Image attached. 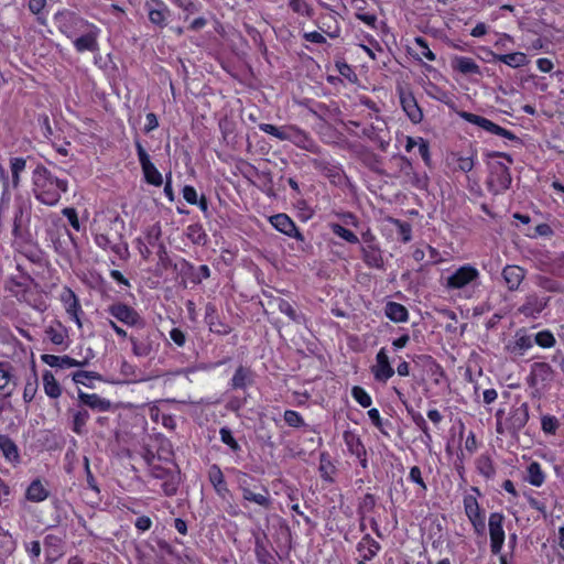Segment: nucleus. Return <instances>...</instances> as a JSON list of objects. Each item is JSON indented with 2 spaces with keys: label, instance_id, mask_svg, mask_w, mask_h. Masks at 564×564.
<instances>
[{
  "label": "nucleus",
  "instance_id": "1",
  "mask_svg": "<svg viewBox=\"0 0 564 564\" xmlns=\"http://www.w3.org/2000/svg\"><path fill=\"white\" fill-rule=\"evenodd\" d=\"M33 193L37 200L53 206L68 189L67 180L56 177L43 165H37L32 175Z\"/></svg>",
  "mask_w": 564,
  "mask_h": 564
},
{
  "label": "nucleus",
  "instance_id": "2",
  "mask_svg": "<svg viewBox=\"0 0 564 564\" xmlns=\"http://www.w3.org/2000/svg\"><path fill=\"white\" fill-rule=\"evenodd\" d=\"M259 129L281 141H291L293 144L304 150L311 151L314 148V141L310 135L295 126L279 128L270 123H261L259 124Z\"/></svg>",
  "mask_w": 564,
  "mask_h": 564
},
{
  "label": "nucleus",
  "instance_id": "3",
  "mask_svg": "<svg viewBox=\"0 0 564 564\" xmlns=\"http://www.w3.org/2000/svg\"><path fill=\"white\" fill-rule=\"evenodd\" d=\"M252 478L246 473H239L238 488L242 494V499L248 502H253L264 509L271 507L270 492L267 487L260 486V491L257 492L253 489L257 486L251 485Z\"/></svg>",
  "mask_w": 564,
  "mask_h": 564
},
{
  "label": "nucleus",
  "instance_id": "4",
  "mask_svg": "<svg viewBox=\"0 0 564 564\" xmlns=\"http://www.w3.org/2000/svg\"><path fill=\"white\" fill-rule=\"evenodd\" d=\"M511 182L512 177L508 165L499 161L489 163L487 186L490 193L498 195L506 192Z\"/></svg>",
  "mask_w": 564,
  "mask_h": 564
},
{
  "label": "nucleus",
  "instance_id": "5",
  "mask_svg": "<svg viewBox=\"0 0 564 564\" xmlns=\"http://www.w3.org/2000/svg\"><path fill=\"white\" fill-rule=\"evenodd\" d=\"M459 117L471 124L480 127L481 129L486 130L489 133L497 134V135L503 137V138H506L508 140H512V141L519 140V138L514 133L496 124L495 122L490 121L489 119H487L485 117H481V116H478V115H475L471 112H467V111L459 112Z\"/></svg>",
  "mask_w": 564,
  "mask_h": 564
},
{
  "label": "nucleus",
  "instance_id": "6",
  "mask_svg": "<svg viewBox=\"0 0 564 564\" xmlns=\"http://www.w3.org/2000/svg\"><path fill=\"white\" fill-rule=\"evenodd\" d=\"M503 520L505 516L500 512H494L489 517L490 550L495 555L500 554L505 543Z\"/></svg>",
  "mask_w": 564,
  "mask_h": 564
},
{
  "label": "nucleus",
  "instance_id": "7",
  "mask_svg": "<svg viewBox=\"0 0 564 564\" xmlns=\"http://www.w3.org/2000/svg\"><path fill=\"white\" fill-rule=\"evenodd\" d=\"M478 278L479 271L470 264H465L447 276L445 286L449 290L463 289L476 281Z\"/></svg>",
  "mask_w": 564,
  "mask_h": 564
},
{
  "label": "nucleus",
  "instance_id": "8",
  "mask_svg": "<svg viewBox=\"0 0 564 564\" xmlns=\"http://www.w3.org/2000/svg\"><path fill=\"white\" fill-rule=\"evenodd\" d=\"M135 148H137L138 159L141 164L142 172H143L147 183L154 185V186H161L163 183L162 174L154 166V164L150 161L149 154L142 147L141 142L138 140L135 141Z\"/></svg>",
  "mask_w": 564,
  "mask_h": 564
},
{
  "label": "nucleus",
  "instance_id": "9",
  "mask_svg": "<svg viewBox=\"0 0 564 564\" xmlns=\"http://www.w3.org/2000/svg\"><path fill=\"white\" fill-rule=\"evenodd\" d=\"M529 421V405L521 403L513 406L507 417V431L512 437H517L519 432L527 425Z\"/></svg>",
  "mask_w": 564,
  "mask_h": 564
},
{
  "label": "nucleus",
  "instance_id": "10",
  "mask_svg": "<svg viewBox=\"0 0 564 564\" xmlns=\"http://www.w3.org/2000/svg\"><path fill=\"white\" fill-rule=\"evenodd\" d=\"M66 22L63 25V32L67 34L69 39H76L86 32H90V29H97V26L76 14H67Z\"/></svg>",
  "mask_w": 564,
  "mask_h": 564
},
{
  "label": "nucleus",
  "instance_id": "11",
  "mask_svg": "<svg viewBox=\"0 0 564 564\" xmlns=\"http://www.w3.org/2000/svg\"><path fill=\"white\" fill-rule=\"evenodd\" d=\"M371 372L377 381L387 382L393 375L386 348H381L376 356V365L371 367Z\"/></svg>",
  "mask_w": 564,
  "mask_h": 564
},
{
  "label": "nucleus",
  "instance_id": "12",
  "mask_svg": "<svg viewBox=\"0 0 564 564\" xmlns=\"http://www.w3.org/2000/svg\"><path fill=\"white\" fill-rule=\"evenodd\" d=\"M400 102H401L402 109L406 113L408 118L413 123H420L422 121L423 112H422L421 108L419 107L416 99L414 98V96L411 91L401 89L400 90Z\"/></svg>",
  "mask_w": 564,
  "mask_h": 564
},
{
  "label": "nucleus",
  "instance_id": "13",
  "mask_svg": "<svg viewBox=\"0 0 564 564\" xmlns=\"http://www.w3.org/2000/svg\"><path fill=\"white\" fill-rule=\"evenodd\" d=\"M271 225L289 237L303 241V235L297 230L293 220L286 214H276L270 217Z\"/></svg>",
  "mask_w": 564,
  "mask_h": 564
},
{
  "label": "nucleus",
  "instance_id": "14",
  "mask_svg": "<svg viewBox=\"0 0 564 564\" xmlns=\"http://www.w3.org/2000/svg\"><path fill=\"white\" fill-rule=\"evenodd\" d=\"M465 512L471 524L477 532L485 530V519L481 513L480 507L473 496H467L464 499Z\"/></svg>",
  "mask_w": 564,
  "mask_h": 564
},
{
  "label": "nucleus",
  "instance_id": "15",
  "mask_svg": "<svg viewBox=\"0 0 564 564\" xmlns=\"http://www.w3.org/2000/svg\"><path fill=\"white\" fill-rule=\"evenodd\" d=\"M108 312L118 321L127 325H138L141 321L134 308L123 303H116L109 306Z\"/></svg>",
  "mask_w": 564,
  "mask_h": 564
},
{
  "label": "nucleus",
  "instance_id": "16",
  "mask_svg": "<svg viewBox=\"0 0 564 564\" xmlns=\"http://www.w3.org/2000/svg\"><path fill=\"white\" fill-rule=\"evenodd\" d=\"M345 444L351 455H355L362 468L367 467V452L360 437L352 432L344 433Z\"/></svg>",
  "mask_w": 564,
  "mask_h": 564
},
{
  "label": "nucleus",
  "instance_id": "17",
  "mask_svg": "<svg viewBox=\"0 0 564 564\" xmlns=\"http://www.w3.org/2000/svg\"><path fill=\"white\" fill-rule=\"evenodd\" d=\"M532 345L531 337L527 335L523 329H519L514 335V339L506 345V350L516 357H520L523 356Z\"/></svg>",
  "mask_w": 564,
  "mask_h": 564
},
{
  "label": "nucleus",
  "instance_id": "18",
  "mask_svg": "<svg viewBox=\"0 0 564 564\" xmlns=\"http://www.w3.org/2000/svg\"><path fill=\"white\" fill-rule=\"evenodd\" d=\"M61 300L65 305L67 314L70 315V317L80 328L83 326L82 321L79 318V313H82V306L76 294L70 289H65L61 295Z\"/></svg>",
  "mask_w": 564,
  "mask_h": 564
},
{
  "label": "nucleus",
  "instance_id": "19",
  "mask_svg": "<svg viewBox=\"0 0 564 564\" xmlns=\"http://www.w3.org/2000/svg\"><path fill=\"white\" fill-rule=\"evenodd\" d=\"M100 30L97 29H90V32H86V34H82L80 36H77L73 44L77 52L83 53L86 51L89 52H96L98 50V35Z\"/></svg>",
  "mask_w": 564,
  "mask_h": 564
},
{
  "label": "nucleus",
  "instance_id": "20",
  "mask_svg": "<svg viewBox=\"0 0 564 564\" xmlns=\"http://www.w3.org/2000/svg\"><path fill=\"white\" fill-rule=\"evenodd\" d=\"M41 359L44 364L48 365L50 367L58 368L85 367L88 365V359L79 361L69 356H55L44 354L41 356Z\"/></svg>",
  "mask_w": 564,
  "mask_h": 564
},
{
  "label": "nucleus",
  "instance_id": "21",
  "mask_svg": "<svg viewBox=\"0 0 564 564\" xmlns=\"http://www.w3.org/2000/svg\"><path fill=\"white\" fill-rule=\"evenodd\" d=\"M254 381L253 372L250 368L239 366L230 381V386L232 389H246L249 386H252Z\"/></svg>",
  "mask_w": 564,
  "mask_h": 564
},
{
  "label": "nucleus",
  "instance_id": "22",
  "mask_svg": "<svg viewBox=\"0 0 564 564\" xmlns=\"http://www.w3.org/2000/svg\"><path fill=\"white\" fill-rule=\"evenodd\" d=\"M130 343L132 345V352L137 357H148L152 352V341L150 337L143 333L137 336H130Z\"/></svg>",
  "mask_w": 564,
  "mask_h": 564
},
{
  "label": "nucleus",
  "instance_id": "23",
  "mask_svg": "<svg viewBox=\"0 0 564 564\" xmlns=\"http://www.w3.org/2000/svg\"><path fill=\"white\" fill-rule=\"evenodd\" d=\"M502 276L508 289L514 291L524 279V270L518 265H507L502 270Z\"/></svg>",
  "mask_w": 564,
  "mask_h": 564
},
{
  "label": "nucleus",
  "instance_id": "24",
  "mask_svg": "<svg viewBox=\"0 0 564 564\" xmlns=\"http://www.w3.org/2000/svg\"><path fill=\"white\" fill-rule=\"evenodd\" d=\"M208 479L218 496L224 498L229 492L224 474L218 465L214 464L209 467Z\"/></svg>",
  "mask_w": 564,
  "mask_h": 564
},
{
  "label": "nucleus",
  "instance_id": "25",
  "mask_svg": "<svg viewBox=\"0 0 564 564\" xmlns=\"http://www.w3.org/2000/svg\"><path fill=\"white\" fill-rule=\"evenodd\" d=\"M455 70L464 75H480V67L470 57L455 56L452 61Z\"/></svg>",
  "mask_w": 564,
  "mask_h": 564
},
{
  "label": "nucleus",
  "instance_id": "26",
  "mask_svg": "<svg viewBox=\"0 0 564 564\" xmlns=\"http://www.w3.org/2000/svg\"><path fill=\"white\" fill-rule=\"evenodd\" d=\"M545 306L546 301L544 299L531 295L528 296L525 303L519 307V312L524 316L535 317Z\"/></svg>",
  "mask_w": 564,
  "mask_h": 564
},
{
  "label": "nucleus",
  "instance_id": "27",
  "mask_svg": "<svg viewBox=\"0 0 564 564\" xmlns=\"http://www.w3.org/2000/svg\"><path fill=\"white\" fill-rule=\"evenodd\" d=\"M78 398L82 403L89 406L93 410L108 411L111 406L109 400L100 398L98 394H88L83 391L78 392Z\"/></svg>",
  "mask_w": 564,
  "mask_h": 564
},
{
  "label": "nucleus",
  "instance_id": "28",
  "mask_svg": "<svg viewBox=\"0 0 564 564\" xmlns=\"http://www.w3.org/2000/svg\"><path fill=\"white\" fill-rule=\"evenodd\" d=\"M491 54L495 61L502 62L512 68H518L528 64L527 55L522 52L509 54H496L491 52Z\"/></svg>",
  "mask_w": 564,
  "mask_h": 564
},
{
  "label": "nucleus",
  "instance_id": "29",
  "mask_svg": "<svg viewBox=\"0 0 564 564\" xmlns=\"http://www.w3.org/2000/svg\"><path fill=\"white\" fill-rule=\"evenodd\" d=\"M0 449L9 462L19 463L20 454L15 443L4 434H0Z\"/></svg>",
  "mask_w": 564,
  "mask_h": 564
},
{
  "label": "nucleus",
  "instance_id": "30",
  "mask_svg": "<svg viewBox=\"0 0 564 564\" xmlns=\"http://www.w3.org/2000/svg\"><path fill=\"white\" fill-rule=\"evenodd\" d=\"M384 313L389 319L395 323L405 322L409 317L406 307L397 302H388L384 308Z\"/></svg>",
  "mask_w": 564,
  "mask_h": 564
},
{
  "label": "nucleus",
  "instance_id": "31",
  "mask_svg": "<svg viewBox=\"0 0 564 564\" xmlns=\"http://www.w3.org/2000/svg\"><path fill=\"white\" fill-rule=\"evenodd\" d=\"M553 370L546 362H535L532 365L531 380L532 384L545 382L552 379Z\"/></svg>",
  "mask_w": 564,
  "mask_h": 564
},
{
  "label": "nucleus",
  "instance_id": "32",
  "mask_svg": "<svg viewBox=\"0 0 564 564\" xmlns=\"http://www.w3.org/2000/svg\"><path fill=\"white\" fill-rule=\"evenodd\" d=\"M95 242L96 245L104 249V250H111L113 253L118 256H122V251H127V245L117 243L112 241L107 235L105 234H96L95 235Z\"/></svg>",
  "mask_w": 564,
  "mask_h": 564
},
{
  "label": "nucleus",
  "instance_id": "33",
  "mask_svg": "<svg viewBox=\"0 0 564 564\" xmlns=\"http://www.w3.org/2000/svg\"><path fill=\"white\" fill-rule=\"evenodd\" d=\"M26 499L33 502H41L48 497V490L41 480H33L26 489Z\"/></svg>",
  "mask_w": 564,
  "mask_h": 564
},
{
  "label": "nucleus",
  "instance_id": "34",
  "mask_svg": "<svg viewBox=\"0 0 564 564\" xmlns=\"http://www.w3.org/2000/svg\"><path fill=\"white\" fill-rule=\"evenodd\" d=\"M362 554L364 561H370L380 550V544L373 540L369 534H366L358 544V550H365Z\"/></svg>",
  "mask_w": 564,
  "mask_h": 564
},
{
  "label": "nucleus",
  "instance_id": "35",
  "mask_svg": "<svg viewBox=\"0 0 564 564\" xmlns=\"http://www.w3.org/2000/svg\"><path fill=\"white\" fill-rule=\"evenodd\" d=\"M45 334L52 344L56 346L63 345L67 337V330L61 323H57L56 327L53 325L46 327Z\"/></svg>",
  "mask_w": 564,
  "mask_h": 564
},
{
  "label": "nucleus",
  "instance_id": "36",
  "mask_svg": "<svg viewBox=\"0 0 564 564\" xmlns=\"http://www.w3.org/2000/svg\"><path fill=\"white\" fill-rule=\"evenodd\" d=\"M43 386H44L45 393L50 398L56 399L62 393V390H61V387H59L58 382L54 378L53 373L51 371H48V370H46L43 373Z\"/></svg>",
  "mask_w": 564,
  "mask_h": 564
},
{
  "label": "nucleus",
  "instance_id": "37",
  "mask_svg": "<svg viewBox=\"0 0 564 564\" xmlns=\"http://www.w3.org/2000/svg\"><path fill=\"white\" fill-rule=\"evenodd\" d=\"M186 237L195 245H205L207 242V235L199 224L189 225L186 228Z\"/></svg>",
  "mask_w": 564,
  "mask_h": 564
},
{
  "label": "nucleus",
  "instance_id": "38",
  "mask_svg": "<svg viewBox=\"0 0 564 564\" xmlns=\"http://www.w3.org/2000/svg\"><path fill=\"white\" fill-rule=\"evenodd\" d=\"M278 310L285 314L291 321L301 324L303 322V316L295 311V308L284 299L275 300Z\"/></svg>",
  "mask_w": 564,
  "mask_h": 564
},
{
  "label": "nucleus",
  "instance_id": "39",
  "mask_svg": "<svg viewBox=\"0 0 564 564\" xmlns=\"http://www.w3.org/2000/svg\"><path fill=\"white\" fill-rule=\"evenodd\" d=\"M319 473H321V477L328 481V482H332L333 481V474L335 473L336 468L334 466V464L330 462L329 459V456L325 453H322L321 454V457H319Z\"/></svg>",
  "mask_w": 564,
  "mask_h": 564
},
{
  "label": "nucleus",
  "instance_id": "40",
  "mask_svg": "<svg viewBox=\"0 0 564 564\" xmlns=\"http://www.w3.org/2000/svg\"><path fill=\"white\" fill-rule=\"evenodd\" d=\"M362 253H364V260L368 265L373 267V268L382 267V257L380 254V251L377 248H375L372 246L362 248Z\"/></svg>",
  "mask_w": 564,
  "mask_h": 564
},
{
  "label": "nucleus",
  "instance_id": "41",
  "mask_svg": "<svg viewBox=\"0 0 564 564\" xmlns=\"http://www.w3.org/2000/svg\"><path fill=\"white\" fill-rule=\"evenodd\" d=\"M544 474L539 463L533 462L528 466L527 479L531 485L540 487L544 482Z\"/></svg>",
  "mask_w": 564,
  "mask_h": 564
},
{
  "label": "nucleus",
  "instance_id": "42",
  "mask_svg": "<svg viewBox=\"0 0 564 564\" xmlns=\"http://www.w3.org/2000/svg\"><path fill=\"white\" fill-rule=\"evenodd\" d=\"M10 169H11V173H12L11 185L13 188H17L20 184V174L25 169V160L22 158L11 159Z\"/></svg>",
  "mask_w": 564,
  "mask_h": 564
},
{
  "label": "nucleus",
  "instance_id": "43",
  "mask_svg": "<svg viewBox=\"0 0 564 564\" xmlns=\"http://www.w3.org/2000/svg\"><path fill=\"white\" fill-rule=\"evenodd\" d=\"M148 17L152 24L163 29L167 25L169 18L171 17V11L170 9L150 10L148 11Z\"/></svg>",
  "mask_w": 564,
  "mask_h": 564
},
{
  "label": "nucleus",
  "instance_id": "44",
  "mask_svg": "<svg viewBox=\"0 0 564 564\" xmlns=\"http://www.w3.org/2000/svg\"><path fill=\"white\" fill-rule=\"evenodd\" d=\"M332 231L340 237L341 239L346 240L349 243H358L359 239L358 237L349 229L343 227L339 224H332L330 225Z\"/></svg>",
  "mask_w": 564,
  "mask_h": 564
},
{
  "label": "nucleus",
  "instance_id": "45",
  "mask_svg": "<svg viewBox=\"0 0 564 564\" xmlns=\"http://www.w3.org/2000/svg\"><path fill=\"white\" fill-rule=\"evenodd\" d=\"M477 469L486 478L494 477V475L496 473V469L494 467L492 460L488 456H480L478 458V460H477Z\"/></svg>",
  "mask_w": 564,
  "mask_h": 564
},
{
  "label": "nucleus",
  "instance_id": "46",
  "mask_svg": "<svg viewBox=\"0 0 564 564\" xmlns=\"http://www.w3.org/2000/svg\"><path fill=\"white\" fill-rule=\"evenodd\" d=\"M89 420V413L87 410H78L73 416V431L76 434H82L87 421Z\"/></svg>",
  "mask_w": 564,
  "mask_h": 564
},
{
  "label": "nucleus",
  "instance_id": "47",
  "mask_svg": "<svg viewBox=\"0 0 564 564\" xmlns=\"http://www.w3.org/2000/svg\"><path fill=\"white\" fill-rule=\"evenodd\" d=\"M254 552L260 564H272L273 556L263 545L261 539H256Z\"/></svg>",
  "mask_w": 564,
  "mask_h": 564
},
{
  "label": "nucleus",
  "instance_id": "48",
  "mask_svg": "<svg viewBox=\"0 0 564 564\" xmlns=\"http://www.w3.org/2000/svg\"><path fill=\"white\" fill-rule=\"evenodd\" d=\"M351 395L362 408H369L371 405V397L364 388L355 386L351 389Z\"/></svg>",
  "mask_w": 564,
  "mask_h": 564
},
{
  "label": "nucleus",
  "instance_id": "49",
  "mask_svg": "<svg viewBox=\"0 0 564 564\" xmlns=\"http://www.w3.org/2000/svg\"><path fill=\"white\" fill-rule=\"evenodd\" d=\"M558 426L560 423L555 416L546 414L541 417V427L544 433L554 435Z\"/></svg>",
  "mask_w": 564,
  "mask_h": 564
},
{
  "label": "nucleus",
  "instance_id": "50",
  "mask_svg": "<svg viewBox=\"0 0 564 564\" xmlns=\"http://www.w3.org/2000/svg\"><path fill=\"white\" fill-rule=\"evenodd\" d=\"M90 379L101 380V376L98 372L85 370H79L73 373V380L77 384L88 386L87 380Z\"/></svg>",
  "mask_w": 564,
  "mask_h": 564
},
{
  "label": "nucleus",
  "instance_id": "51",
  "mask_svg": "<svg viewBox=\"0 0 564 564\" xmlns=\"http://www.w3.org/2000/svg\"><path fill=\"white\" fill-rule=\"evenodd\" d=\"M12 379V366L7 361L0 362V390L8 387Z\"/></svg>",
  "mask_w": 564,
  "mask_h": 564
},
{
  "label": "nucleus",
  "instance_id": "52",
  "mask_svg": "<svg viewBox=\"0 0 564 564\" xmlns=\"http://www.w3.org/2000/svg\"><path fill=\"white\" fill-rule=\"evenodd\" d=\"M219 435H220L221 442L224 444H226L227 446H229L231 451L239 452L241 449L240 445L235 440L231 431L228 427H221L219 431Z\"/></svg>",
  "mask_w": 564,
  "mask_h": 564
},
{
  "label": "nucleus",
  "instance_id": "53",
  "mask_svg": "<svg viewBox=\"0 0 564 564\" xmlns=\"http://www.w3.org/2000/svg\"><path fill=\"white\" fill-rule=\"evenodd\" d=\"M206 324L209 327V330L219 335H228L231 332L230 326L223 323L217 316L208 319Z\"/></svg>",
  "mask_w": 564,
  "mask_h": 564
},
{
  "label": "nucleus",
  "instance_id": "54",
  "mask_svg": "<svg viewBox=\"0 0 564 564\" xmlns=\"http://www.w3.org/2000/svg\"><path fill=\"white\" fill-rule=\"evenodd\" d=\"M414 44L419 47L420 52H419V56H423L425 57L426 59L433 62L435 61V54L431 51L427 42L425 39L421 37V36H417L414 39Z\"/></svg>",
  "mask_w": 564,
  "mask_h": 564
},
{
  "label": "nucleus",
  "instance_id": "55",
  "mask_svg": "<svg viewBox=\"0 0 564 564\" xmlns=\"http://www.w3.org/2000/svg\"><path fill=\"white\" fill-rule=\"evenodd\" d=\"M289 7L295 13L310 18L313 15V9L303 0H289Z\"/></svg>",
  "mask_w": 564,
  "mask_h": 564
},
{
  "label": "nucleus",
  "instance_id": "56",
  "mask_svg": "<svg viewBox=\"0 0 564 564\" xmlns=\"http://www.w3.org/2000/svg\"><path fill=\"white\" fill-rule=\"evenodd\" d=\"M535 343L543 348H551L555 345V338L549 330L539 332L535 335Z\"/></svg>",
  "mask_w": 564,
  "mask_h": 564
},
{
  "label": "nucleus",
  "instance_id": "57",
  "mask_svg": "<svg viewBox=\"0 0 564 564\" xmlns=\"http://www.w3.org/2000/svg\"><path fill=\"white\" fill-rule=\"evenodd\" d=\"M187 14H194L200 10V3L195 0H171Z\"/></svg>",
  "mask_w": 564,
  "mask_h": 564
},
{
  "label": "nucleus",
  "instance_id": "58",
  "mask_svg": "<svg viewBox=\"0 0 564 564\" xmlns=\"http://www.w3.org/2000/svg\"><path fill=\"white\" fill-rule=\"evenodd\" d=\"M257 437L264 446H268L270 448L275 447V443L272 438V435L269 433L263 423H261L257 430Z\"/></svg>",
  "mask_w": 564,
  "mask_h": 564
},
{
  "label": "nucleus",
  "instance_id": "59",
  "mask_svg": "<svg viewBox=\"0 0 564 564\" xmlns=\"http://www.w3.org/2000/svg\"><path fill=\"white\" fill-rule=\"evenodd\" d=\"M408 411L411 414L412 420L415 423V425L424 433L425 437L429 441H431L432 437L429 432V426H427V423H426L425 419L423 417V415L419 412H414L413 410H408Z\"/></svg>",
  "mask_w": 564,
  "mask_h": 564
},
{
  "label": "nucleus",
  "instance_id": "60",
  "mask_svg": "<svg viewBox=\"0 0 564 564\" xmlns=\"http://www.w3.org/2000/svg\"><path fill=\"white\" fill-rule=\"evenodd\" d=\"M284 421L285 423L289 425V426H292V427H300L302 425H304V421H303V417L300 415L299 412L296 411H293V410H286L284 412Z\"/></svg>",
  "mask_w": 564,
  "mask_h": 564
},
{
  "label": "nucleus",
  "instance_id": "61",
  "mask_svg": "<svg viewBox=\"0 0 564 564\" xmlns=\"http://www.w3.org/2000/svg\"><path fill=\"white\" fill-rule=\"evenodd\" d=\"M375 506H376L375 496L371 494H366L359 503L358 511L360 514H366V513L371 512L373 510Z\"/></svg>",
  "mask_w": 564,
  "mask_h": 564
},
{
  "label": "nucleus",
  "instance_id": "62",
  "mask_svg": "<svg viewBox=\"0 0 564 564\" xmlns=\"http://www.w3.org/2000/svg\"><path fill=\"white\" fill-rule=\"evenodd\" d=\"M36 391H37V379L34 378L32 381L31 380L26 381V383L24 386V391H23L24 402H26V403L31 402L34 399Z\"/></svg>",
  "mask_w": 564,
  "mask_h": 564
},
{
  "label": "nucleus",
  "instance_id": "63",
  "mask_svg": "<svg viewBox=\"0 0 564 564\" xmlns=\"http://www.w3.org/2000/svg\"><path fill=\"white\" fill-rule=\"evenodd\" d=\"M62 213L68 219L70 226L75 230L79 231L80 230V223H79L76 209L72 208V207H66V208L63 209Z\"/></svg>",
  "mask_w": 564,
  "mask_h": 564
},
{
  "label": "nucleus",
  "instance_id": "64",
  "mask_svg": "<svg viewBox=\"0 0 564 564\" xmlns=\"http://www.w3.org/2000/svg\"><path fill=\"white\" fill-rule=\"evenodd\" d=\"M409 478L411 481L419 485L424 491L427 489L426 484L422 477L420 467H417V466L411 467Z\"/></svg>",
  "mask_w": 564,
  "mask_h": 564
}]
</instances>
